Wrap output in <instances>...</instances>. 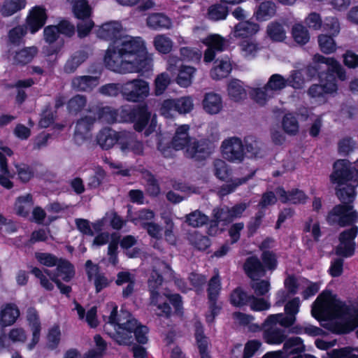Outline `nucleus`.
Wrapping results in <instances>:
<instances>
[{"label":"nucleus","instance_id":"f257e3e1","mask_svg":"<svg viewBox=\"0 0 358 358\" xmlns=\"http://www.w3.org/2000/svg\"><path fill=\"white\" fill-rule=\"evenodd\" d=\"M115 43L106 52L103 62L106 69L119 73L141 75L152 70V59L141 37L124 36Z\"/></svg>","mask_w":358,"mask_h":358},{"label":"nucleus","instance_id":"f03ea898","mask_svg":"<svg viewBox=\"0 0 358 358\" xmlns=\"http://www.w3.org/2000/svg\"><path fill=\"white\" fill-rule=\"evenodd\" d=\"M331 181L336 185V195L343 204L336 206L328 214L327 221L330 224L345 227L358 220V213L350 203L354 201L358 186V169L351 167L345 159L336 161Z\"/></svg>","mask_w":358,"mask_h":358},{"label":"nucleus","instance_id":"7ed1b4c3","mask_svg":"<svg viewBox=\"0 0 358 358\" xmlns=\"http://www.w3.org/2000/svg\"><path fill=\"white\" fill-rule=\"evenodd\" d=\"M312 315L326 321L325 327L336 334H347L358 326V305H346L331 292H322L312 306Z\"/></svg>","mask_w":358,"mask_h":358},{"label":"nucleus","instance_id":"20e7f679","mask_svg":"<svg viewBox=\"0 0 358 358\" xmlns=\"http://www.w3.org/2000/svg\"><path fill=\"white\" fill-rule=\"evenodd\" d=\"M189 126L182 124L177 127L172 138L171 146L176 150H183L187 158L201 161L208 158L214 145L207 139L197 140L189 135Z\"/></svg>","mask_w":358,"mask_h":358},{"label":"nucleus","instance_id":"39448f33","mask_svg":"<svg viewBox=\"0 0 358 358\" xmlns=\"http://www.w3.org/2000/svg\"><path fill=\"white\" fill-rule=\"evenodd\" d=\"M121 122L133 123L134 129L138 132L143 131L151 120L150 124L144 131L145 137L149 136L157 126V114L155 113L151 118V113L149 111L146 103L131 106L124 105L120 107Z\"/></svg>","mask_w":358,"mask_h":358},{"label":"nucleus","instance_id":"423d86ee","mask_svg":"<svg viewBox=\"0 0 358 358\" xmlns=\"http://www.w3.org/2000/svg\"><path fill=\"white\" fill-rule=\"evenodd\" d=\"M124 327L119 328L120 332L108 333L110 337L120 345H130L135 339L139 344L148 342V329L133 318L124 322Z\"/></svg>","mask_w":358,"mask_h":358},{"label":"nucleus","instance_id":"0eeeda50","mask_svg":"<svg viewBox=\"0 0 358 358\" xmlns=\"http://www.w3.org/2000/svg\"><path fill=\"white\" fill-rule=\"evenodd\" d=\"M96 140L101 149L105 150L112 148L116 143L120 145L122 150H128L130 147L125 134L117 132L110 127L101 129L97 134Z\"/></svg>","mask_w":358,"mask_h":358},{"label":"nucleus","instance_id":"6e6552de","mask_svg":"<svg viewBox=\"0 0 358 358\" xmlns=\"http://www.w3.org/2000/svg\"><path fill=\"white\" fill-rule=\"evenodd\" d=\"M149 94V84L145 80L134 79L124 83L123 99L129 102H143Z\"/></svg>","mask_w":358,"mask_h":358},{"label":"nucleus","instance_id":"1a4fd4ad","mask_svg":"<svg viewBox=\"0 0 358 358\" xmlns=\"http://www.w3.org/2000/svg\"><path fill=\"white\" fill-rule=\"evenodd\" d=\"M221 153L224 159L232 163H241L245 157L242 141L237 137H230L222 143Z\"/></svg>","mask_w":358,"mask_h":358},{"label":"nucleus","instance_id":"9d476101","mask_svg":"<svg viewBox=\"0 0 358 358\" xmlns=\"http://www.w3.org/2000/svg\"><path fill=\"white\" fill-rule=\"evenodd\" d=\"M301 303L298 297L289 301L285 306V313L268 315V322H280V326L285 328L292 327L296 320V315L299 312Z\"/></svg>","mask_w":358,"mask_h":358},{"label":"nucleus","instance_id":"9b49d317","mask_svg":"<svg viewBox=\"0 0 358 358\" xmlns=\"http://www.w3.org/2000/svg\"><path fill=\"white\" fill-rule=\"evenodd\" d=\"M48 18L45 8L43 6H35L29 10L24 26L31 34H34L44 27Z\"/></svg>","mask_w":358,"mask_h":358},{"label":"nucleus","instance_id":"f8f14e48","mask_svg":"<svg viewBox=\"0 0 358 358\" xmlns=\"http://www.w3.org/2000/svg\"><path fill=\"white\" fill-rule=\"evenodd\" d=\"M358 234V227L355 226L347 229L339 236V244L336 247V253L345 257L352 256L355 252V243L354 241Z\"/></svg>","mask_w":358,"mask_h":358},{"label":"nucleus","instance_id":"ddd939ff","mask_svg":"<svg viewBox=\"0 0 358 358\" xmlns=\"http://www.w3.org/2000/svg\"><path fill=\"white\" fill-rule=\"evenodd\" d=\"M268 316L262 324L263 339L269 345H280L285 341V331L276 327L280 322H268Z\"/></svg>","mask_w":358,"mask_h":358},{"label":"nucleus","instance_id":"4468645a","mask_svg":"<svg viewBox=\"0 0 358 358\" xmlns=\"http://www.w3.org/2000/svg\"><path fill=\"white\" fill-rule=\"evenodd\" d=\"M87 111L92 114L95 120H99L108 124H113L120 121V108L118 110L110 106H90Z\"/></svg>","mask_w":358,"mask_h":358},{"label":"nucleus","instance_id":"2eb2a0df","mask_svg":"<svg viewBox=\"0 0 358 358\" xmlns=\"http://www.w3.org/2000/svg\"><path fill=\"white\" fill-rule=\"evenodd\" d=\"M248 203H241L236 204L231 208L224 207L214 210V217L217 222H229L234 219L241 217L247 208Z\"/></svg>","mask_w":358,"mask_h":358},{"label":"nucleus","instance_id":"dca6fc26","mask_svg":"<svg viewBox=\"0 0 358 358\" xmlns=\"http://www.w3.org/2000/svg\"><path fill=\"white\" fill-rule=\"evenodd\" d=\"M203 43L208 46L204 52L203 60L206 63H209L215 59L216 52H221L224 49L226 41L218 34H210L203 40Z\"/></svg>","mask_w":358,"mask_h":358},{"label":"nucleus","instance_id":"f3484780","mask_svg":"<svg viewBox=\"0 0 358 358\" xmlns=\"http://www.w3.org/2000/svg\"><path fill=\"white\" fill-rule=\"evenodd\" d=\"M122 34V25L117 22H110L103 24L97 31V36L105 41H111L108 48L116 45Z\"/></svg>","mask_w":358,"mask_h":358},{"label":"nucleus","instance_id":"a211bd4d","mask_svg":"<svg viewBox=\"0 0 358 358\" xmlns=\"http://www.w3.org/2000/svg\"><path fill=\"white\" fill-rule=\"evenodd\" d=\"M276 195L282 203L293 204L304 203L308 199L307 195L301 189H293L286 192L283 188L279 187L275 190Z\"/></svg>","mask_w":358,"mask_h":358},{"label":"nucleus","instance_id":"6ab92c4d","mask_svg":"<svg viewBox=\"0 0 358 358\" xmlns=\"http://www.w3.org/2000/svg\"><path fill=\"white\" fill-rule=\"evenodd\" d=\"M99 76H76L73 78L71 85L76 91L90 92L99 85Z\"/></svg>","mask_w":358,"mask_h":358},{"label":"nucleus","instance_id":"aec40b11","mask_svg":"<svg viewBox=\"0 0 358 358\" xmlns=\"http://www.w3.org/2000/svg\"><path fill=\"white\" fill-rule=\"evenodd\" d=\"M20 310L16 304L6 303L0 311V326L6 327L13 325L20 317Z\"/></svg>","mask_w":358,"mask_h":358},{"label":"nucleus","instance_id":"412c9836","mask_svg":"<svg viewBox=\"0 0 358 358\" xmlns=\"http://www.w3.org/2000/svg\"><path fill=\"white\" fill-rule=\"evenodd\" d=\"M95 122V117L92 114V115H85L78 120L74 131L75 139H85L87 138V135L92 129Z\"/></svg>","mask_w":358,"mask_h":358},{"label":"nucleus","instance_id":"4be33fe9","mask_svg":"<svg viewBox=\"0 0 358 358\" xmlns=\"http://www.w3.org/2000/svg\"><path fill=\"white\" fill-rule=\"evenodd\" d=\"M259 30L257 24L248 21L241 22L236 24L232 31V35L236 38H245L256 34Z\"/></svg>","mask_w":358,"mask_h":358},{"label":"nucleus","instance_id":"5701e85b","mask_svg":"<svg viewBox=\"0 0 358 358\" xmlns=\"http://www.w3.org/2000/svg\"><path fill=\"white\" fill-rule=\"evenodd\" d=\"M231 69V64L229 59H217L210 70V75L213 80H221L227 77Z\"/></svg>","mask_w":358,"mask_h":358},{"label":"nucleus","instance_id":"b1692460","mask_svg":"<svg viewBox=\"0 0 358 358\" xmlns=\"http://www.w3.org/2000/svg\"><path fill=\"white\" fill-rule=\"evenodd\" d=\"M203 106L205 111L208 113L217 114L222 108V98L218 94L213 92L207 93L203 100Z\"/></svg>","mask_w":358,"mask_h":358},{"label":"nucleus","instance_id":"393cba45","mask_svg":"<svg viewBox=\"0 0 358 358\" xmlns=\"http://www.w3.org/2000/svg\"><path fill=\"white\" fill-rule=\"evenodd\" d=\"M244 269L247 275L252 280H257L265 275V269L259 260L255 257L248 258L245 264Z\"/></svg>","mask_w":358,"mask_h":358},{"label":"nucleus","instance_id":"a878e982","mask_svg":"<svg viewBox=\"0 0 358 358\" xmlns=\"http://www.w3.org/2000/svg\"><path fill=\"white\" fill-rule=\"evenodd\" d=\"M88 58V54L84 50L75 52L66 62L64 71L66 73H73Z\"/></svg>","mask_w":358,"mask_h":358},{"label":"nucleus","instance_id":"bb28decb","mask_svg":"<svg viewBox=\"0 0 358 358\" xmlns=\"http://www.w3.org/2000/svg\"><path fill=\"white\" fill-rule=\"evenodd\" d=\"M283 350L287 358L294 355H298L305 351V345L300 337L293 336L285 339L283 342Z\"/></svg>","mask_w":358,"mask_h":358},{"label":"nucleus","instance_id":"cd10ccee","mask_svg":"<svg viewBox=\"0 0 358 358\" xmlns=\"http://www.w3.org/2000/svg\"><path fill=\"white\" fill-rule=\"evenodd\" d=\"M227 92L230 99L234 101H240L247 96V91L243 83L237 79L232 80L228 83Z\"/></svg>","mask_w":358,"mask_h":358},{"label":"nucleus","instance_id":"c85d7f7f","mask_svg":"<svg viewBox=\"0 0 358 358\" xmlns=\"http://www.w3.org/2000/svg\"><path fill=\"white\" fill-rule=\"evenodd\" d=\"M314 59L316 62L327 65L329 70L337 74L340 80H344L346 78L345 71L340 63L333 57H325L320 55H315Z\"/></svg>","mask_w":358,"mask_h":358},{"label":"nucleus","instance_id":"c756f323","mask_svg":"<svg viewBox=\"0 0 358 358\" xmlns=\"http://www.w3.org/2000/svg\"><path fill=\"white\" fill-rule=\"evenodd\" d=\"M266 34L271 41L275 42H282L287 38L284 26L277 22H270L267 25Z\"/></svg>","mask_w":358,"mask_h":358},{"label":"nucleus","instance_id":"7c9ffc66","mask_svg":"<svg viewBox=\"0 0 358 358\" xmlns=\"http://www.w3.org/2000/svg\"><path fill=\"white\" fill-rule=\"evenodd\" d=\"M56 270L58 273H59V276H62V279L66 282H70L72 278H73L75 275V268L73 264H71L69 260L59 258V260L56 264Z\"/></svg>","mask_w":358,"mask_h":358},{"label":"nucleus","instance_id":"2f4dec72","mask_svg":"<svg viewBox=\"0 0 358 358\" xmlns=\"http://www.w3.org/2000/svg\"><path fill=\"white\" fill-rule=\"evenodd\" d=\"M287 85V80L280 74H273L268 79L265 85L268 96H273L274 94L282 90Z\"/></svg>","mask_w":358,"mask_h":358},{"label":"nucleus","instance_id":"473e14b6","mask_svg":"<svg viewBox=\"0 0 358 358\" xmlns=\"http://www.w3.org/2000/svg\"><path fill=\"white\" fill-rule=\"evenodd\" d=\"M195 338L196 342L199 350L201 358H210L207 349L208 347V339L203 334V327L201 323L197 322L195 324Z\"/></svg>","mask_w":358,"mask_h":358},{"label":"nucleus","instance_id":"72a5a7b5","mask_svg":"<svg viewBox=\"0 0 358 358\" xmlns=\"http://www.w3.org/2000/svg\"><path fill=\"white\" fill-rule=\"evenodd\" d=\"M239 48L242 56L248 59L255 57L261 49L259 43L253 39L243 40L240 43Z\"/></svg>","mask_w":358,"mask_h":358},{"label":"nucleus","instance_id":"f704fd0d","mask_svg":"<svg viewBox=\"0 0 358 358\" xmlns=\"http://www.w3.org/2000/svg\"><path fill=\"white\" fill-rule=\"evenodd\" d=\"M33 206L32 196L27 194L24 196H20L15 202L16 213L18 215L27 217L29 214V210Z\"/></svg>","mask_w":358,"mask_h":358},{"label":"nucleus","instance_id":"c9c22d12","mask_svg":"<svg viewBox=\"0 0 358 358\" xmlns=\"http://www.w3.org/2000/svg\"><path fill=\"white\" fill-rule=\"evenodd\" d=\"M72 12L75 17L78 20H85L90 17L92 8L87 0H81L72 6Z\"/></svg>","mask_w":358,"mask_h":358},{"label":"nucleus","instance_id":"e433bc0d","mask_svg":"<svg viewBox=\"0 0 358 358\" xmlns=\"http://www.w3.org/2000/svg\"><path fill=\"white\" fill-rule=\"evenodd\" d=\"M37 52L38 50L34 46L24 48L16 52L13 59L16 64L25 65L32 61Z\"/></svg>","mask_w":358,"mask_h":358},{"label":"nucleus","instance_id":"4c0bfd02","mask_svg":"<svg viewBox=\"0 0 358 358\" xmlns=\"http://www.w3.org/2000/svg\"><path fill=\"white\" fill-rule=\"evenodd\" d=\"M196 69L192 66H183L180 68L176 83L182 87H189L192 83L195 74Z\"/></svg>","mask_w":358,"mask_h":358},{"label":"nucleus","instance_id":"58836bf2","mask_svg":"<svg viewBox=\"0 0 358 358\" xmlns=\"http://www.w3.org/2000/svg\"><path fill=\"white\" fill-rule=\"evenodd\" d=\"M26 6V0H6L3 4L1 13L3 17H9L23 9Z\"/></svg>","mask_w":358,"mask_h":358},{"label":"nucleus","instance_id":"ea45409f","mask_svg":"<svg viewBox=\"0 0 358 358\" xmlns=\"http://www.w3.org/2000/svg\"><path fill=\"white\" fill-rule=\"evenodd\" d=\"M275 13V5L271 1L262 2L255 12L257 20L260 21L267 20Z\"/></svg>","mask_w":358,"mask_h":358},{"label":"nucleus","instance_id":"a19ab883","mask_svg":"<svg viewBox=\"0 0 358 358\" xmlns=\"http://www.w3.org/2000/svg\"><path fill=\"white\" fill-rule=\"evenodd\" d=\"M320 85L324 90L325 94H333L338 90L336 78L332 73H322L320 76Z\"/></svg>","mask_w":358,"mask_h":358},{"label":"nucleus","instance_id":"79ce46f5","mask_svg":"<svg viewBox=\"0 0 358 358\" xmlns=\"http://www.w3.org/2000/svg\"><path fill=\"white\" fill-rule=\"evenodd\" d=\"M87 104V98L84 95L76 94L67 102V108L70 113L77 114L82 111Z\"/></svg>","mask_w":358,"mask_h":358},{"label":"nucleus","instance_id":"37998d69","mask_svg":"<svg viewBox=\"0 0 358 358\" xmlns=\"http://www.w3.org/2000/svg\"><path fill=\"white\" fill-rule=\"evenodd\" d=\"M124 83H108L100 87L99 92L106 96L116 97L121 94L123 97Z\"/></svg>","mask_w":358,"mask_h":358},{"label":"nucleus","instance_id":"c03bdc74","mask_svg":"<svg viewBox=\"0 0 358 358\" xmlns=\"http://www.w3.org/2000/svg\"><path fill=\"white\" fill-rule=\"evenodd\" d=\"M215 176L221 180H227L231 176V170L227 164L222 159H215L213 162Z\"/></svg>","mask_w":358,"mask_h":358},{"label":"nucleus","instance_id":"a18cd8bd","mask_svg":"<svg viewBox=\"0 0 358 358\" xmlns=\"http://www.w3.org/2000/svg\"><path fill=\"white\" fill-rule=\"evenodd\" d=\"M292 34L294 41L300 45L307 43L310 39L308 30L301 24H296L292 27Z\"/></svg>","mask_w":358,"mask_h":358},{"label":"nucleus","instance_id":"49530a36","mask_svg":"<svg viewBox=\"0 0 358 358\" xmlns=\"http://www.w3.org/2000/svg\"><path fill=\"white\" fill-rule=\"evenodd\" d=\"M111 310L110 313V315L108 317V320L106 322V324L104 326V330L106 331L107 329V324L111 325L114 331H111L110 333H117L120 332V329L119 328L124 327V323H120L119 320V315H118V310H117V306L115 303H112L110 305ZM109 332L107 334H108Z\"/></svg>","mask_w":358,"mask_h":358},{"label":"nucleus","instance_id":"de8ad7c7","mask_svg":"<svg viewBox=\"0 0 358 358\" xmlns=\"http://www.w3.org/2000/svg\"><path fill=\"white\" fill-rule=\"evenodd\" d=\"M55 113H56V111L53 112L52 110L50 103L46 104L41 114V118L38 122L39 127L41 128H48L50 127L55 121Z\"/></svg>","mask_w":358,"mask_h":358},{"label":"nucleus","instance_id":"09e8293b","mask_svg":"<svg viewBox=\"0 0 358 358\" xmlns=\"http://www.w3.org/2000/svg\"><path fill=\"white\" fill-rule=\"evenodd\" d=\"M190 243L199 250H205L210 245V240L208 237L194 231L189 234Z\"/></svg>","mask_w":358,"mask_h":358},{"label":"nucleus","instance_id":"8fccbe9b","mask_svg":"<svg viewBox=\"0 0 358 358\" xmlns=\"http://www.w3.org/2000/svg\"><path fill=\"white\" fill-rule=\"evenodd\" d=\"M18 179L23 183L28 182L34 176V169L26 164H17L15 165Z\"/></svg>","mask_w":358,"mask_h":358},{"label":"nucleus","instance_id":"3c124183","mask_svg":"<svg viewBox=\"0 0 358 358\" xmlns=\"http://www.w3.org/2000/svg\"><path fill=\"white\" fill-rule=\"evenodd\" d=\"M319 46L322 52L325 54H331L336 50V45L334 38L326 34L318 36Z\"/></svg>","mask_w":358,"mask_h":358},{"label":"nucleus","instance_id":"603ef678","mask_svg":"<svg viewBox=\"0 0 358 358\" xmlns=\"http://www.w3.org/2000/svg\"><path fill=\"white\" fill-rule=\"evenodd\" d=\"M27 31H29L24 24L13 27L8 32L9 41L13 45H20Z\"/></svg>","mask_w":358,"mask_h":358},{"label":"nucleus","instance_id":"864d4df0","mask_svg":"<svg viewBox=\"0 0 358 358\" xmlns=\"http://www.w3.org/2000/svg\"><path fill=\"white\" fill-rule=\"evenodd\" d=\"M282 128L288 134L294 135L299 131V123L292 114H287L282 119Z\"/></svg>","mask_w":358,"mask_h":358},{"label":"nucleus","instance_id":"5fc2aeb1","mask_svg":"<svg viewBox=\"0 0 358 358\" xmlns=\"http://www.w3.org/2000/svg\"><path fill=\"white\" fill-rule=\"evenodd\" d=\"M61 331L58 325L53 326L47 334L48 347L50 350L56 349L60 342Z\"/></svg>","mask_w":358,"mask_h":358},{"label":"nucleus","instance_id":"6e6d98bb","mask_svg":"<svg viewBox=\"0 0 358 358\" xmlns=\"http://www.w3.org/2000/svg\"><path fill=\"white\" fill-rule=\"evenodd\" d=\"M159 111L161 115L166 118L173 117L177 112L175 99H169L164 100L161 103Z\"/></svg>","mask_w":358,"mask_h":358},{"label":"nucleus","instance_id":"4d7b16f0","mask_svg":"<svg viewBox=\"0 0 358 358\" xmlns=\"http://www.w3.org/2000/svg\"><path fill=\"white\" fill-rule=\"evenodd\" d=\"M208 217L200 211L195 210L187 215V222L193 227H199L206 224Z\"/></svg>","mask_w":358,"mask_h":358},{"label":"nucleus","instance_id":"13d9d810","mask_svg":"<svg viewBox=\"0 0 358 358\" xmlns=\"http://www.w3.org/2000/svg\"><path fill=\"white\" fill-rule=\"evenodd\" d=\"M27 267L31 268L30 273L40 280V284L42 287L47 291H52L54 289L53 284L46 278L39 268L31 266H27Z\"/></svg>","mask_w":358,"mask_h":358},{"label":"nucleus","instance_id":"bf43d9fd","mask_svg":"<svg viewBox=\"0 0 358 358\" xmlns=\"http://www.w3.org/2000/svg\"><path fill=\"white\" fill-rule=\"evenodd\" d=\"M227 13V8L225 6L217 4L208 8V15L213 20H220L226 18Z\"/></svg>","mask_w":358,"mask_h":358},{"label":"nucleus","instance_id":"052dcab7","mask_svg":"<svg viewBox=\"0 0 358 358\" xmlns=\"http://www.w3.org/2000/svg\"><path fill=\"white\" fill-rule=\"evenodd\" d=\"M251 176L243 178H234L230 183L223 185L218 192L219 195L224 196L234 192L238 186L245 182Z\"/></svg>","mask_w":358,"mask_h":358},{"label":"nucleus","instance_id":"680f3d73","mask_svg":"<svg viewBox=\"0 0 358 358\" xmlns=\"http://www.w3.org/2000/svg\"><path fill=\"white\" fill-rule=\"evenodd\" d=\"M302 296L304 299L315 295L320 289V285L317 282H312L306 279L301 280Z\"/></svg>","mask_w":358,"mask_h":358},{"label":"nucleus","instance_id":"e2e57ef3","mask_svg":"<svg viewBox=\"0 0 358 358\" xmlns=\"http://www.w3.org/2000/svg\"><path fill=\"white\" fill-rule=\"evenodd\" d=\"M175 101L176 110L179 113H187L193 109V100L190 96H183L178 99H175Z\"/></svg>","mask_w":358,"mask_h":358},{"label":"nucleus","instance_id":"0e129e2a","mask_svg":"<svg viewBox=\"0 0 358 358\" xmlns=\"http://www.w3.org/2000/svg\"><path fill=\"white\" fill-rule=\"evenodd\" d=\"M36 258L38 262L48 267L56 266L59 260L55 255L48 252H37Z\"/></svg>","mask_w":358,"mask_h":358},{"label":"nucleus","instance_id":"69168bd1","mask_svg":"<svg viewBox=\"0 0 358 358\" xmlns=\"http://www.w3.org/2000/svg\"><path fill=\"white\" fill-rule=\"evenodd\" d=\"M251 287L252 288L255 294L257 296H264L266 295L270 290V282L267 280H261L259 278L253 280L251 284Z\"/></svg>","mask_w":358,"mask_h":358},{"label":"nucleus","instance_id":"338daca9","mask_svg":"<svg viewBox=\"0 0 358 358\" xmlns=\"http://www.w3.org/2000/svg\"><path fill=\"white\" fill-rule=\"evenodd\" d=\"M106 177V172L103 169H98L94 175L88 178L87 187L93 189L98 188Z\"/></svg>","mask_w":358,"mask_h":358},{"label":"nucleus","instance_id":"774afa93","mask_svg":"<svg viewBox=\"0 0 358 358\" xmlns=\"http://www.w3.org/2000/svg\"><path fill=\"white\" fill-rule=\"evenodd\" d=\"M248 303L250 308L254 311H263L268 310L271 307L270 303L264 299L250 296Z\"/></svg>","mask_w":358,"mask_h":358}]
</instances>
